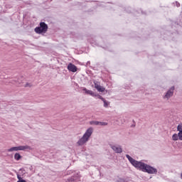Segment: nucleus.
Segmentation results:
<instances>
[{
    "label": "nucleus",
    "instance_id": "nucleus-1",
    "mask_svg": "<svg viewBox=\"0 0 182 182\" xmlns=\"http://www.w3.org/2000/svg\"><path fill=\"white\" fill-rule=\"evenodd\" d=\"M129 162L137 170H141L144 171V173H148V174H157V168L146 164L141 161H139L137 160H129Z\"/></svg>",
    "mask_w": 182,
    "mask_h": 182
},
{
    "label": "nucleus",
    "instance_id": "nucleus-2",
    "mask_svg": "<svg viewBox=\"0 0 182 182\" xmlns=\"http://www.w3.org/2000/svg\"><path fill=\"white\" fill-rule=\"evenodd\" d=\"M93 134V128L90 127L88 128L85 133L83 134L82 137L80 138L77 142V146H83L84 144H86L87 141H89V139H90V136Z\"/></svg>",
    "mask_w": 182,
    "mask_h": 182
},
{
    "label": "nucleus",
    "instance_id": "nucleus-3",
    "mask_svg": "<svg viewBox=\"0 0 182 182\" xmlns=\"http://www.w3.org/2000/svg\"><path fill=\"white\" fill-rule=\"evenodd\" d=\"M48 24L45 22H41L38 27H36L34 31L36 33L41 35L42 33H46L48 32Z\"/></svg>",
    "mask_w": 182,
    "mask_h": 182
},
{
    "label": "nucleus",
    "instance_id": "nucleus-4",
    "mask_svg": "<svg viewBox=\"0 0 182 182\" xmlns=\"http://www.w3.org/2000/svg\"><path fill=\"white\" fill-rule=\"evenodd\" d=\"M31 146L26 145V146H14L8 149V151H25V150H31Z\"/></svg>",
    "mask_w": 182,
    "mask_h": 182
},
{
    "label": "nucleus",
    "instance_id": "nucleus-5",
    "mask_svg": "<svg viewBox=\"0 0 182 182\" xmlns=\"http://www.w3.org/2000/svg\"><path fill=\"white\" fill-rule=\"evenodd\" d=\"M109 146L114 153L120 154L123 152V149H122V146L120 145L110 144Z\"/></svg>",
    "mask_w": 182,
    "mask_h": 182
},
{
    "label": "nucleus",
    "instance_id": "nucleus-6",
    "mask_svg": "<svg viewBox=\"0 0 182 182\" xmlns=\"http://www.w3.org/2000/svg\"><path fill=\"white\" fill-rule=\"evenodd\" d=\"M174 89L175 87L172 86L166 93L165 96L164 97V99H170V97H172L173 95H174Z\"/></svg>",
    "mask_w": 182,
    "mask_h": 182
},
{
    "label": "nucleus",
    "instance_id": "nucleus-7",
    "mask_svg": "<svg viewBox=\"0 0 182 182\" xmlns=\"http://www.w3.org/2000/svg\"><path fill=\"white\" fill-rule=\"evenodd\" d=\"M68 70L70 72H73V73H75V72H77V67H76V65H75L74 64L70 63L68 65Z\"/></svg>",
    "mask_w": 182,
    "mask_h": 182
},
{
    "label": "nucleus",
    "instance_id": "nucleus-8",
    "mask_svg": "<svg viewBox=\"0 0 182 182\" xmlns=\"http://www.w3.org/2000/svg\"><path fill=\"white\" fill-rule=\"evenodd\" d=\"M82 90L85 92L86 95H90V96H92V97L95 96V92L92 90H87L86 88H83Z\"/></svg>",
    "mask_w": 182,
    "mask_h": 182
},
{
    "label": "nucleus",
    "instance_id": "nucleus-9",
    "mask_svg": "<svg viewBox=\"0 0 182 182\" xmlns=\"http://www.w3.org/2000/svg\"><path fill=\"white\" fill-rule=\"evenodd\" d=\"M79 173H77L76 176H73L71 178L68 179V181H76V180H79Z\"/></svg>",
    "mask_w": 182,
    "mask_h": 182
},
{
    "label": "nucleus",
    "instance_id": "nucleus-10",
    "mask_svg": "<svg viewBox=\"0 0 182 182\" xmlns=\"http://www.w3.org/2000/svg\"><path fill=\"white\" fill-rule=\"evenodd\" d=\"M96 89L98 92H105V88L102 87L101 85H97Z\"/></svg>",
    "mask_w": 182,
    "mask_h": 182
},
{
    "label": "nucleus",
    "instance_id": "nucleus-11",
    "mask_svg": "<svg viewBox=\"0 0 182 182\" xmlns=\"http://www.w3.org/2000/svg\"><path fill=\"white\" fill-rule=\"evenodd\" d=\"M15 160H21L22 159V156H21L18 153L15 154L14 155Z\"/></svg>",
    "mask_w": 182,
    "mask_h": 182
},
{
    "label": "nucleus",
    "instance_id": "nucleus-12",
    "mask_svg": "<svg viewBox=\"0 0 182 182\" xmlns=\"http://www.w3.org/2000/svg\"><path fill=\"white\" fill-rule=\"evenodd\" d=\"M90 124L94 126H99V121H90Z\"/></svg>",
    "mask_w": 182,
    "mask_h": 182
},
{
    "label": "nucleus",
    "instance_id": "nucleus-13",
    "mask_svg": "<svg viewBox=\"0 0 182 182\" xmlns=\"http://www.w3.org/2000/svg\"><path fill=\"white\" fill-rule=\"evenodd\" d=\"M172 139H173L174 141H177V140H178V134H173V136H172Z\"/></svg>",
    "mask_w": 182,
    "mask_h": 182
},
{
    "label": "nucleus",
    "instance_id": "nucleus-14",
    "mask_svg": "<svg viewBox=\"0 0 182 182\" xmlns=\"http://www.w3.org/2000/svg\"><path fill=\"white\" fill-rule=\"evenodd\" d=\"M104 103V107H107L109 105V102H107L105 98L102 99Z\"/></svg>",
    "mask_w": 182,
    "mask_h": 182
},
{
    "label": "nucleus",
    "instance_id": "nucleus-15",
    "mask_svg": "<svg viewBox=\"0 0 182 182\" xmlns=\"http://www.w3.org/2000/svg\"><path fill=\"white\" fill-rule=\"evenodd\" d=\"M93 97H97V99H100V100H103V97H102V95H99V94H95Z\"/></svg>",
    "mask_w": 182,
    "mask_h": 182
},
{
    "label": "nucleus",
    "instance_id": "nucleus-16",
    "mask_svg": "<svg viewBox=\"0 0 182 182\" xmlns=\"http://www.w3.org/2000/svg\"><path fill=\"white\" fill-rule=\"evenodd\" d=\"M107 122H99L98 121V126H107Z\"/></svg>",
    "mask_w": 182,
    "mask_h": 182
},
{
    "label": "nucleus",
    "instance_id": "nucleus-17",
    "mask_svg": "<svg viewBox=\"0 0 182 182\" xmlns=\"http://www.w3.org/2000/svg\"><path fill=\"white\" fill-rule=\"evenodd\" d=\"M177 131L179 132H182V124H180L178 125Z\"/></svg>",
    "mask_w": 182,
    "mask_h": 182
},
{
    "label": "nucleus",
    "instance_id": "nucleus-18",
    "mask_svg": "<svg viewBox=\"0 0 182 182\" xmlns=\"http://www.w3.org/2000/svg\"><path fill=\"white\" fill-rule=\"evenodd\" d=\"M178 137L180 140H182V131L178 133Z\"/></svg>",
    "mask_w": 182,
    "mask_h": 182
},
{
    "label": "nucleus",
    "instance_id": "nucleus-19",
    "mask_svg": "<svg viewBox=\"0 0 182 182\" xmlns=\"http://www.w3.org/2000/svg\"><path fill=\"white\" fill-rule=\"evenodd\" d=\"M126 157L128 159V160H134V159L132 158V156H130L129 154H126Z\"/></svg>",
    "mask_w": 182,
    "mask_h": 182
},
{
    "label": "nucleus",
    "instance_id": "nucleus-20",
    "mask_svg": "<svg viewBox=\"0 0 182 182\" xmlns=\"http://www.w3.org/2000/svg\"><path fill=\"white\" fill-rule=\"evenodd\" d=\"M94 84H95V89H96L97 86H100V85H99V82L97 81H94Z\"/></svg>",
    "mask_w": 182,
    "mask_h": 182
},
{
    "label": "nucleus",
    "instance_id": "nucleus-21",
    "mask_svg": "<svg viewBox=\"0 0 182 182\" xmlns=\"http://www.w3.org/2000/svg\"><path fill=\"white\" fill-rule=\"evenodd\" d=\"M21 79H22V80H17V83H18V85H21V83H22V80H23V77H21Z\"/></svg>",
    "mask_w": 182,
    "mask_h": 182
},
{
    "label": "nucleus",
    "instance_id": "nucleus-22",
    "mask_svg": "<svg viewBox=\"0 0 182 182\" xmlns=\"http://www.w3.org/2000/svg\"><path fill=\"white\" fill-rule=\"evenodd\" d=\"M32 85H31V83L29 82H27L26 85H25V87H31Z\"/></svg>",
    "mask_w": 182,
    "mask_h": 182
},
{
    "label": "nucleus",
    "instance_id": "nucleus-23",
    "mask_svg": "<svg viewBox=\"0 0 182 182\" xmlns=\"http://www.w3.org/2000/svg\"><path fill=\"white\" fill-rule=\"evenodd\" d=\"M117 182H126V181L123 178H119L117 181Z\"/></svg>",
    "mask_w": 182,
    "mask_h": 182
},
{
    "label": "nucleus",
    "instance_id": "nucleus-24",
    "mask_svg": "<svg viewBox=\"0 0 182 182\" xmlns=\"http://www.w3.org/2000/svg\"><path fill=\"white\" fill-rule=\"evenodd\" d=\"M17 178H18V181H21V180H22L21 175H17Z\"/></svg>",
    "mask_w": 182,
    "mask_h": 182
},
{
    "label": "nucleus",
    "instance_id": "nucleus-25",
    "mask_svg": "<svg viewBox=\"0 0 182 182\" xmlns=\"http://www.w3.org/2000/svg\"><path fill=\"white\" fill-rule=\"evenodd\" d=\"M133 124L132 125V127H136V122H134V120H133Z\"/></svg>",
    "mask_w": 182,
    "mask_h": 182
},
{
    "label": "nucleus",
    "instance_id": "nucleus-26",
    "mask_svg": "<svg viewBox=\"0 0 182 182\" xmlns=\"http://www.w3.org/2000/svg\"><path fill=\"white\" fill-rule=\"evenodd\" d=\"M176 4L177 8H179V6H180V3H178V1H176Z\"/></svg>",
    "mask_w": 182,
    "mask_h": 182
},
{
    "label": "nucleus",
    "instance_id": "nucleus-27",
    "mask_svg": "<svg viewBox=\"0 0 182 182\" xmlns=\"http://www.w3.org/2000/svg\"><path fill=\"white\" fill-rule=\"evenodd\" d=\"M89 65H90V61L87 62V66H89Z\"/></svg>",
    "mask_w": 182,
    "mask_h": 182
}]
</instances>
